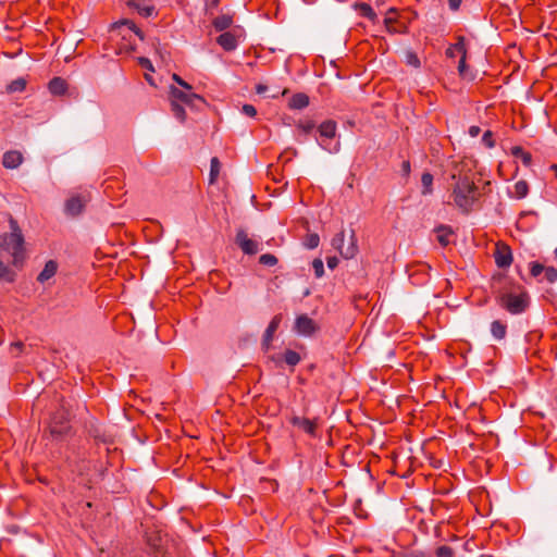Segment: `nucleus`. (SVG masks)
Segmentation results:
<instances>
[{
	"instance_id": "obj_18",
	"label": "nucleus",
	"mask_w": 557,
	"mask_h": 557,
	"mask_svg": "<svg viewBox=\"0 0 557 557\" xmlns=\"http://www.w3.org/2000/svg\"><path fill=\"white\" fill-rule=\"evenodd\" d=\"M48 89L54 96H62L67 90V84L62 77H53L49 82Z\"/></svg>"
},
{
	"instance_id": "obj_38",
	"label": "nucleus",
	"mask_w": 557,
	"mask_h": 557,
	"mask_svg": "<svg viewBox=\"0 0 557 557\" xmlns=\"http://www.w3.org/2000/svg\"><path fill=\"white\" fill-rule=\"evenodd\" d=\"M320 238L318 234H309L306 238V247L309 249H314L319 246Z\"/></svg>"
},
{
	"instance_id": "obj_14",
	"label": "nucleus",
	"mask_w": 557,
	"mask_h": 557,
	"mask_svg": "<svg viewBox=\"0 0 557 557\" xmlns=\"http://www.w3.org/2000/svg\"><path fill=\"white\" fill-rule=\"evenodd\" d=\"M216 42L225 50L233 51L237 47V37L231 32L222 33L218 38Z\"/></svg>"
},
{
	"instance_id": "obj_9",
	"label": "nucleus",
	"mask_w": 557,
	"mask_h": 557,
	"mask_svg": "<svg viewBox=\"0 0 557 557\" xmlns=\"http://www.w3.org/2000/svg\"><path fill=\"white\" fill-rule=\"evenodd\" d=\"M289 423L301 430L304 433L315 437L317 436V422L305 417L292 414L288 419Z\"/></svg>"
},
{
	"instance_id": "obj_3",
	"label": "nucleus",
	"mask_w": 557,
	"mask_h": 557,
	"mask_svg": "<svg viewBox=\"0 0 557 557\" xmlns=\"http://www.w3.org/2000/svg\"><path fill=\"white\" fill-rule=\"evenodd\" d=\"M71 413L64 404L57 409L49 424V431L52 437L61 440L71 432Z\"/></svg>"
},
{
	"instance_id": "obj_49",
	"label": "nucleus",
	"mask_w": 557,
	"mask_h": 557,
	"mask_svg": "<svg viewBox=\"0 0 557 557\" xmlns=\"http://www.w3.org/2000/svg\"><path fill=\"white\" fill-rule=\"evenodd\" d=\"M326 263L331 270H334L338 265V259L336 257H329Z\"/></svg>"
},
{
	"instance_id": "obj_36",
	"label": "nucleus",
	"mask_w": 557,
	"mask_h": 557,
	"mask_svg": "<svg viewBox=\"0 0 557 557\" xmlns=\"http://www.w3.org/2000/svg\"><path fill=\"white\" fill-rule=\"evenodd\" d=\"M406 62H407V64H409L416 69L421 66L420 59L413 51L406 52Z\"/></svg>"
},
{
	"instance_id": "obj_10",
	"label": "nucleus",
	"mask_w": 557,
	"mask_h": 557,
	"mask_svg": "<svg viewBox=\"0 0 557 557\" xmlns=\"http://www.w3.org/2000/svg\"><path fill=\"white\" fill-rule=\"evenodd\" d=\"M295 330L300 335L310 336L318 330V326L307 314H300L296 318Z\"/></svg>"
},
{
	"instance_id": "obj_4",
	"label": "nucleus",
	"mask_w": 557,
	"mask_h": 557,
	"mask_svg": "<svg viewBox=\"0 0 557 557\" xmlns=\"http://www.w3.org/2000/svg\"><path fill=\"white\" fill-rule=\"evenodd\" d=\"M497 304L511 314H519L528 308V295L512 293H503L496 297Z\"/></svg>"
},
{
	"instance_id": "obj_33",
	"label": "nucleus",
	"mask_w": 557,
	"mask_h": 557,
	"mask_svg": "<svg viewBox=\"0 0 557 557\" xmlns=\"http://www.w3.org/2000/svg\"><path fill=\"white\" fill-rule=\"evenodd\" d=\"M15 278V273L5 265L2 261H0V280H4L9 283L13 282Z\"/></svg>"
},
{
	"instance_id": "obj_46",
	"label": "nucleus",
	"mask_w": 557,
	"mask_h": 557,
	"mask_svg": "<svg viewBox=\"0 0 557 557\" xmlns=\"http://www.w3.org/2000/svg\"><path fill=\"white\" fill-rule=\"evenodd\" d=\"M242 112L245 115L250 116V117H253L257 114L256 108L252 104H248V103L243 106Z\"/></svg>"
},
{
	"instance_id": "obj_48",
	"label": "nucleus",
	"mask_w": 557,
	"mask_h": 557,
	"mask_svg": "<svg viewBox=\"0 0 557 557\" xmlns=\"http://www.w3.org/2000/svg\"><path fill=\"white\" fill-rule=\"evenodd\" d=\"M139 63L143 67L149 70V71H153V66H152V63L149 59L147 58H140L139 59Z\"/></svg>"
},
{
	"instance_id": "obj_15",
	"label": "nucleus",
	"mask_w": 557,
	"mask_h": 557,
	"mask_svg": "<svg viewBox=\"0 0 557 557\" xmlns=\"http://www.w3.org/2000/svg\"><path fill=\"white\" fill-rule=\"evenodd\" d=\"M58 271V263L54 260H49L46 262L42 271L38 274L37 281L39 283H45L48 280L52 278Z\"/></svg>"
},
{
	"instance_id": "obj_8",
	"label": "nucleus",
	"mask_w": 557,
	"mask_h": 557,
	"mask_svg": "<svg viewBox=\"0 0 557 557\" xmlns=\"http://www.w3.org/2000/svg\"><path fill=\"white\" fill-rule=\"evenodd\" d=\"M236 245L246 255H256L259 251V245L256 240L250 239L244 230H238L235 237Z\"/></svg>"
},
{
	"instance_id": "obj_55",
	"label": "nucleus",
	"mask_w": 557,
	"mask_h": 557,
	"mask_svg": "<svg viewBox=\"0 0 557 557\" xmlns=\"http://www.w3.org/2000/svg\"><path fill=\"white\" fill-rule=\"evenodd\" d=\"M403 170L407 174L410 172V163H409V161H404L403 162Z\"/></svg>"
},
{
	"instance_id": "obj_21",
	"label": "nucleus",
	"mask_w": 557,
	"mask_h": 557,
	"mask_svg": "<svg viewBox=\"0 0 557 557\" xmlns=\"http://www.w3.org/2000/svg\"><path fill=\"white\" fill-rule=\"evenodd\" d=\"M87 432L91 437L102 443H109L111 441L110 437L107 436L102 431L100 424L97 422H90V424L87 426Z\"/></svg>"
},
{
	"instance_id": "obj_32",
	"label": "nucleus",
	"mask_w": 557,
	"mask_h": 557,
	"mask_svg": "<svg viewBox=\"0 0 557 557\" xmlns=\"http://www.w3.org/2000/svg\"><path fill=\"white\" fill-rule=\"evenodd\" d=\"M171 111L173 115L180 120L181 122H184L186 119V112L183 106H181L178 102L171 100Z\"/></svg>"
},
{
	"instance_id": "obj_41",
	"label": "nucleus",
	"mask_w": 557,
	"mask_h": 557,
	"mask_svg": "<svg viewBox=\"0 0 557 557\" xmlns=\"http://www.w3.org/2000/svg\"><path fill=\"white\" fill-rule=\"evenodd\" d=\"M123 25H126L129 29H132L141 40L144 39L143 32L136 26V24L131 20H124L121 22Z\"/></svg>"
},
{
	"instance_id": "obj_25",
	"label": "nucleus",
	"mask_w": 557,
	"mask_h": 557,
	"mask_svg": "<svg viewBox=\"0 0 557 557\" xmlns=\"http://www.w3.org/2000/svg\"><path fill=\"white\" fill-rule=\"evenodd\" d=\"M355 9L359 12V14L363 17H367L371 22H375L376 13L373 11L370 4L361 2L355 3Z\"/></svg>"
},
{
	"instance_id": "obj_6",
	"label": "nucleus",
	"mask_w": 557,
	"mask_h": 557,
	"mask_svg": "<svg viewBox=\"0 0 557 557\" xmlns=\"http://www.w3.org/2000/svg\"><path fill=\"white\" fill-rule=\"evenodd\" d=\"M89 200H90V197L88 194L72 195L64 202V213L71 218H76V216L81 215L84 212Z\"/></svg>"
},
{
	"instance_id": "obj_57",
	"label": "nucleus",
	"mask_w": 557,
	"mask_h": 557,
	"mask_svg": "<svg viewBox=\"0 0 557 557\" xmlns=\"http://www.w3.org/2000/svg\"><path fill=\"white\" fill-rule=\"evenodd\" d=\"M145 77H146V79H147V82H148L149 84L154 85V84H153V81H152V77H151L150 75L146 74V75H145Z\"/></svg>"
},
{
	"instance_id": "obj_44",
	"label": "nucleus",
	"mask_w": 557,
	"mask_h": 557,
	"mask_svg": "<svg viewBox=\"0 0 557 557\" xmlns=\"http://www.w3.org/2000/svg\"><path fill=\"white\" fill-rule=\"evenodd\" d=\"M467 57H461L458 64V72L461 77L467 78L468 77V66L466 63Z\"/></svg>"
},
{
	"instance_id": "obj_5",
	"label": "nucleus",
	"mask_w": 557,
	"mask_h": 557,
	"mask_svg": "<svg viewBox=\"0 0 557 557\" xmlns=\"http://www.w3.org/2000/svg\"><path fill=\"white\" fill-rule=\"evenodd\" d=\"M332 247L336 249L345 259H351L358 253V245L355 231H350L347 244L345 243V232L337 233L332 239Z\"/></svg>"
},
{
	"instance_id": "obj_11",
	"label": "nucleus",
	"mask_w": 557,
	"mask_h": 557,
	"mask_svg": "<svg viewBox=\"0 0 557 557\" xmlns=\"http://www.w3.org/2000/svg\"><path fill=\"white\" fill-rule=\"evenodd\" d=\"M495 263L498 268H508L512 262V253L509 246L505 244H497L494 252Z\"/></svg>"
},
{
	"instance_id": "obj_1",
	"label": "nucleus",
	"mask_w": 557,
	"mask_h": 557,
	"mask_svg": "<svg viewBox=\"0 0 557 557\" xmlns=\"http://www.w3.org/2000/svg\"><path fill=\"white\" fill-rule=\"evenodd\" d=\"M10 233L0 235V253L7 252L12 257V264L22 267L26 258L25 240L17 221L10 215Z\"/></svg>"
},
{
	"instance_id": "obj_23",
	"label": "nucleus",
	"mask_w": 557,
	"mask_h": 557,
	"mask_svg": "<svg viewBox=\"0 0 557 557\" xmlns=\"http://www.w3.org/2000/svg\"><path fill=\"white\" fill-rule=\"evenodd\" d=\"M435 232H436V238H437V242L443 246V247H446L447 245H449L450 243V239L449 237L453 235V231L449 226H446V225H440L435 228Z\"/></svg>"
},
{
	"instance_id": "obj_54",
	"label": "nucleus",
	"mask_w": 557,
	"mask_h": 557,
	"mask_svg": "<svg viewBox=\"0 0 557 557\" xmlns=\"http://www.w3.org/2000/svg\"><path fill=\"white\" fill-rule=\"evenodd\" d=\"M406 557H424V554L422 552H410Z\"/></svg>"
},
{
	"instance_id": "obj_56",
	"label": "nucleus",
	"mask_w": 557,
	"mask_h": 557,
	"mask_svg": "<svg viewBox=\"0 0 557 557\" xmlns=\"http://www.w3.org/2000/svg\"><path fill=\"white\" fill-rule=\"evenodd\" d=\"M446 55L448 58H454L455 57V53H454V49L453 47H449L447 50H446Z\"/></svg>"
},
{
	"instance_id": "obj_43",
	"label": "nucleus",
	"mask_w": 557,
	"mask_h": 557,
	"mask_svg": "<svg viewBox=\"0 0 557 557\" xmlns=\"http://www.w3.org/2000/svg\"><path fill=\"white\" fill-rule=\"evenodd\" d=\"M482 141L487 148H493L495 146V141L493 139L492 131H486L482 136Z\"/></svg>"
},
{
	"instance_id": "obj_47",
	"label": "nucleus",
	"mask_w": 557,
	"mask_h": 557,
	"mask_svg": "<svg viewBox=\"0 0 557 557\" xmlns=\"http://www.w3.org/2000/svg\"><path fill=\"white\" fill-rule=\"evenodd\" d=\"M172 79L177 83L180 86H182L186 90H191V86L186 83L181 76L177 74H173Z\"/></svg>"
},
{
	"instance_id": "obj_24",
	"label": "nucleus",
	"mask_w": 557,
	"mask_h": 557,
	"mask_svg": "<svg viewBox=\"0 0 557 557\" xmlns=\"http://www.w3.org/2000/svg\"><path fill=\"white\" fill-rule=\"evenodd\" d=\"M491 333L494 338L498 341L504 339L507 334V325L499 320H495L491 324Z\"/></svg>"
},
{
	"instance_id": "obj_35",
	"label": "nucleus",
	"mask_w": 557,
	"mask_h": 557,
	"mask_svg": "<svg viewBox=\"0 0 557 557\" xmlns=\"http://www.w3.org/2000/svg\"><path fill=\"white\" fill-rule=\"evenodd\" d=\"M435 555L437 557H454L455 552L454 549L448 545H441L436 548Z\"/></svg>"
},
{
	"instance_id": "obj_39",
	"label": "nucleus",
	"mask_w": 557,
	"mask_h": 557,
	"mask_svg": "<svg viewBox=\"0 0 557 557\" xmlns=\"http://www.w3.org/2000/svg\"><path fill=\"white\" fill-rule=\"evenodd\" d=\"M544 275L547 282L555 283L557 281V269L554 267H547L544 269Z\"/></svg>"
},
{
	"instance_id": "obj_17",
	"label": "nucleus",
	"mask_w": 557,
	"mask_h": 557,
	"mask_svg": "<svg viewBox=\"0 0 557 557\" xmlns=\"http://www.w3.org/2000/svg\"><path fill=\"white\" fill-rule=\"evenodd\" d=\"M127 7L135 9L144 17H149L154 11L153 5L137 0H128Z\"/></svg>"
},
{
	"instance_id": "obj_34",
	"label": "nucleus",
	"mask_w": 557,
	"mask_h": 557,
	"mask_svg": "<svg viewBox=\"0 0 557 557\" xmlns=\"http://www.w3.org/2000/svg\"><path fill=\"white\" fill-rule=\"evenodd\" d=\"M277 258L272 253H264L259 258V263L265 267H274L277 264Z\"/></svg>"
},
{
	"instance_id": "obj_26",
	"label": "nucleus",
	"mask_w": 557,
	"mask_h": 557,
	"mask_svg": "<svg viewBox=\"0 0 557 557\" xmlns=\"http://www.w3.org/2000/svg\"><path fill=\"white\" fill-rule=\"evenodd\" d=\"M511 154L513 157L520 158L522 163L525 166H530L531 163H532V156H531V153L528 152V151H524L523 148L520 147V146H513L511 148Z\"/></svg>"
},
{
	"instance_id": "obj_30",
	"label": "nucleus",
	"mask_w": 557,
	"mask_h": 557,
	"mask_svg": "<svg viewBox=\"0 0 557 557\" xmlns=\"http://www.w3.org/2000/svg\"><path fill=\"white\" fill-rule=\"evenodd\" d=\"M422 184V194L429 195L432 193V184H433V175L429 172H425L421 176Z\"/></svg>"
},
{
	"instance_id": "obj_37",
	"label": "nucleus",
	"mask_w": 557,
	"mask_h": 557,
	"mask_svg": "<svg viewBox=\"0 0 557 557\" xmlns=\"http://www.w3.org/2000/svg\"><path fill=\"white\" fill-rule=\"evenodd\" d=\"M312 268L314 270L315 277L320 278L324 274V264L320 258H315L312 261Z\"/></svg>"
},
{
	"instance_id": "obj_19",
	"label": "nucleus",
	"mask_w": 557,
	"mask_h": 557,
	"mask_svg": "<svg viewBox=\"0 0 557 557\" xmlns=\"http://www.w3.org/2000/svg\"><path fill=\"white\" fill-rule=\"evenodd\" d=\"M233 24V15L221 14L212 21V25L216 32H224Z\"/></svg>"
},
{
	"instance_id": "obj_58",
	"label": "nucleus",
	"mask_w": 557,
	"mask_h": 557,
	"mask_svg": "<svg viewBox=\"0 0 557 557\" xmlns=\"http://www.w3.org/2000/svg\"><path fill=\"white\" fill-rule=\"evenodd\" d=\"M550 170L555 173V176L557 177V164H552Z\"/></svg>"
},
{
	"instance_id": "obj_59",
	"label": "nucleus",
	"mask_w": 557,
	"mask_h": 557,
	"mask_svg": "<svg viewBox=\"0 0 557 557\" xmlns=\"http://www.w3.org/2000/svg\"><path fill=\"white\" fill-rule=\"evenodd\" d=\"M320 145L322 148L326 149V146L323 143H321Z\"/></svg>"
},
{
	"instance_id": "obj_40",
	"label": "nucleus",
	"mask_w": 557,
	"mask_h": 557,
	"mask_svg": "<svg viewBox=\"0 0 557 557\" xmlns=\"http://www.w3.org/2000/svg\"><path fill=\"white\" fill-rule=\"evenodd\" d=\"M451 47H453L454 51L456 50L457 52H459L461 54V57H467V49H466L463 37H459L458 41L455 45H453Z\"/></svg>"
},
{
	"instance_id": "obj_51",
	"label": "nucleus",
	"mask_w": 557,
	"mask_h": 557,
	"mask_svg": "<svg viewBox=\"0 0 557 557\" xmlns=\"http://www.w3.org/2000/svg\"><path fill=\"white\" fill-rule=\"evenodd\" d=\"M480 132H481V128L476 125L470 126V128H469V135L471 137H476L480 134Z\"/></svg>"
},
{
	"instance_id": "obj_42",
	"label": "nucleus",
	"mask_w": 557,
	"mask_h": 557,
	"mask_svg": "<svg viewBox=\"0 0 557 557\" xmlns=\"http://www.w3.org/2000/svg\"><path fill=\"white\" fill-rule=\"evenodd\" d=\"M297 127L301 129L305 134H309L315 127V124L312 121L299 122L297 124Z\"/></svg>"
},
{
	"instance_id": "obj_29",
	"label": "nucleus",
	"mask_w": 557,
	"mask_h": 557,
	"mask_svg": "<svg viewBox=\"0 0 557 557\" xmlns=\"http://www.w3.org/2000/svg\"><path fill=\"white\" fill-rule=\"evenodd\" d=\"M26 84L25 78L18 77L8 85L7 90L8 92H21L26 88Z\"/></svg>"
},
{
	"instance_id": "obj_12",
	"label": "nucleus",
	"mask_w": 557,
	"mask_h": 557,
	"mask_svg": "<svg viewBox=\"0 0 557 557\" xmlns=\"http://www.w3.org/2000/svg\"><path fill=\"white\" fill-rule=\"evenodd\" d=\"M394 13H396V10L391 8L387 12V16L384 18V24L387 32L391 34H406L408 32L407 26L405 24L398 23L394 16H391V14Z\"/></svg>"
},
{
	"instance_id": "obj_7",
	"label": "nucleus",
	"mask_w": 557,
	"mask_h": 557,
	"mask_svg": "<svg viewBox=\"0 0 557 557\" xmlns=\"http://www.w3.org/2000/svg\"><path fill=\"white\" fill-rule=\"evenodd\" d=\"M170 95H171V100H174L176 102L181 101V102L189 106L190 108H196L197 102L206 104V100L201 96L190 92V90L184 91V90H181V89L172 86L170 89Z\"/></svg>"
},
{
	"instance_id": "obj_60",
	"label": "nucleus",
	"mask_w": 557,
	"mask_h": 557,
	"mask_svg": "<svg viewBox=\"0 0 557 557\" xmlns=\"http://www.w3.org/2000/svg\"><path fill=\"white\" fill-rule=\"evenodd\" d=\"M554 253H555V258L557 259V248L555 249Z\"/></svg>"
},
{
	"instance_id": "obj_28",
	"label": "nucleus",
	"mask_w": 557,
	"mask_h": 557,
	"mask_svg": "<svg viewBox=\"0 0 557 557\" xmlns=\"http://www.w3.org/2000/svg\"><path fill=\"white\" fill-rule=\"evenodd\" d=\"M513 196L517 199L524 198L529 193V185L525 181H518L513 186Z\"/></svg>"
},
{
	"instance_id": "obj_53",
	"label": "nucleus",
	"mask_w": 557,
	"mask_h": 557,
	"mask_svg": "<svg viewBox=\"0 0 557 557\" xmlns=\"http://www.w3.org/2000/svg\"><path fill=\"white\" fill-rule=\"evenodd\" d=\"M267 88H268V87H267L265 85L258 84V85L256 86V92H257V94H259V95H261V94H263V92L267 90Z\"/></svg>"
},
{
	"instance_id": "obj_45",
	"label": "nucleus",
	"mask_w": 557,
	"mask_h": 557,
	"mask_svg": "<svg viewBox=\"0 0 557 557\" xmlns=\"http://www.w3.org/2000/svg\"><path fill=\"white\" fill-rule=\"evenodd\" d=\"M544 269L545 267L542 265L541 263L539 262H532L531 263V268H530V272H531V275L536 277L539 276L542 272H544Z\"/></svg>"
},
{
	"instance_id": "obj_16",
	"label": "nucleus",
	"mask_w": 557,
	"mask_h": 557,
	"mask_svg": "<svg viewBox=\"0 0 557 557\" xmlns=\"http://www.w3.org/2000/svg\"><path fill=\"white\" fill-rule=\"evenodd\" d=\"M282 318V314L273 317L263 334V344L269 345L273 341L274 333L278 329Z\"/></svg>"
},
{
	"instance_id": "obj_31",
	"label": "nucleus",
	"mask_w": 557,
	"mask_h": 557,
	"mask_svg": "<svg viewBox=\"0 0 557 557\" xmlns=\"http://www.w3.org/2000/svg\"><path fill=\"white\" fill-rule=\"evenodd\" d=\"M221 162L216 157H213L210 161V183H214L220 174Z\"/></svg>"
},
{
	"instance_id": "obj_27",
	"label": "nucleus",
	"mask_w": 557,
	"mask_h": 557,
	"mask_svg": "<svg viewBox=\"0 0 557 557\" xmlns=\"http://www.w3.org/2000/svg\"><path fill=\"white\" fill-rule=\"evenodd\" d=\"M282 360H284V362L287 366L295 367V366H297L300 362L301 357H300V355L297 351L292 350V349H287V350H285L283 352Z\"/></svg>"
},
{
	"instance_id": "obj_13",
	"label": "nucleus",
	"mask_w": 557,
	"mask_h": 557,
	"mask_svg": "<svg viewBox=\"0 0 557 557\" xmlns=\"http://www.w3.org/2000/svg\"><path fill=\"white\" fill-rule=\"evenodd\" d=\"M23 161L24 157L18 150H9L2 157V165L10 170L17 169Z\"/></svg>"
},
{
	"instance_id": "obj_50",
	"label": "nucleus",
	"mask_w": 557,
	"mask_h": 557,
	"mask_svg": "<svg viewBox=\"0 0 557 557\" xmlns=\"http://www.w3.org/2000/svg\"><path fill=\"white\" fill-rule=\"evenodd\" d=\"M448 1V4H449V8L453 10V11H456L460 8L461 5V2L462 0H447Z\"/></svg>"
},
{
	"instance_id": "obj_52",
	"label": "nucleus",
	"mask_w": 557,
	"mask_h": 557,
	"mask_svg": "<svg viewBox=\"0 0 557 557\" xmlns=\"http://www.w3.org/2000/svg\"><path fill=\"white\" fill-rule=\"evenodd\" d=\"M23 347L24 344L22 342H15L11 344V349H17L18 351H21Z\"/></svg>"
},
{
	"instance_id": "obj_20",
	"label": "nucleus",
	"mask_w": 557,
	"mask_h": 557,
	"mask_svg": "<svg viewBox=\"0 0 557 557\" xmlns=\"http://www.w3.org/2000/svg\"><path fill=\"white\" fill-rule=\"evenodd\" d=\"M290 109L301 110L309 106V97L304 92L295 94L288 103Z\"/></svg>"
},
{
	"instance_id": "obj_22",
	"label": "nucleus",
	"mask_w": 557,
	"mask_h": 557,
	"mask_svg": "<svg viewBox=\"0 0 557 557\" xmlns=\"http://www.w3.org/2000/svg\"><path fill=\"white\" fill-rule=\"evenodd\" d=\"M318 131L321 137L332 139L336 134V123L332 120L324 121Z\"/></svg>"
},
{
	"instance_id": "obj_2",
	"label": "nucleus",
	"mask_w": 557,
	"mask_h": 557,
	"mask_svg": "<svg viewBox=\"0 0 557 557\" xmlns=\"http://www.w3.org/2000/svg\"><path fill=\"white\" fill-rule=\"evenodd\" d=\"M451 196L459 209L463 212H469L478 199V188L468 176L459 177L453 188Z\"/></svg>"
}]
</instances>
